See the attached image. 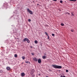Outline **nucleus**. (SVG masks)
<instances>
[{
    "label": "nucleus",
    "mask_w": 77,
    "mask_h": 77,
    "mask_svg": "<svg viewBox=\"0 0 77 77\" xmlns=\"http://www.w3.org/2000/svg\"><path fill=\"white\" fill-rule=\"evenodd\" d=\"M23 41H24V42H25V41H26L28 43H29L30 42V41H29V39H28V38H25L23 39Z\"/></svg>",
    "instance_id": "obj_1"
},
{
    "label": "nucleus",
    "mask_w": 77,
    "mask_h": 77,
    "mask_svg": "<svg viewBox=\"0 0 77 77\" xmlns=\"http://www.w3.org/2000/svg\"><path fill=\"white\" fill-rule=\"evenodd\" d=\"M27 11L28 12H29L30 14H33V13L32 12V11L30 10L29 9H27Z\"/></svg>",
    "instance_id": "obj_2"
},
{
    "label": "nucleus",
    "mask_w": 77,
    "mask_h": 77,
    "mask_svg": "<svg viewBox=\"0 0 77 77\" xmlns=\"http://www.w3.org/2000/svg\"><path fill=\"white\" fill-rule=\"evenodd\" d=\"M52 67L54 68H58V66L56 65H52Z\"/></svg>",
    "instance_id": "obj_3"
},
{
    "label": "nucleus",
    "mask_w": 77,
    "mask_h": 77,
    "mask_svg": "<svg viewBox=\"0 0 77 77\" xmlns=\"http://www.w3.org/2000/svg\"><path fill=\"white\" fill-rule=\"evenodd\" d=\"M37 60L38 61V62L39 63H41V59H39Z\"/></svg>",
    "instance_id": "obj_4"
},
{
    "label": "nucleus",
    "mask_w": 77,
    "mask_h": 77,
    "mask_svg": "<svg viewBox=\"0 0 77 77\" xmlns=\"http://www.w3.org/2000/svg\"><path fill=\"white\" fill-rule=\"evenodd\" d=\"M6 69L8 71H9L11 69V68L9 67H6Z\"/></svg>",
    "instance_id": "obj_5"
},
{
    "label": "nucleus",
    "mask_w": 77,
    "mask_h": 77,
    "mask_svg": "<svg viewBox=\"0 0 77 77\" xmlns=\"http://www.w3.org/2000/svg\"><path fill=\"white\" fill-rule=\"evenodd\" d=\"M22 77H24L25 75V74L24 73H22L21 74Z\"/></svg>",
    "instance_id": "obj_6"
},
{
    "label": "nucleus",
    "mask_w": 77,
    "mask_h": 77,
    "mask_svg": "<svg viewBox=\"0 0 77 77\" xmlns=\"http://www.w3.org/2000/svg\"><path fill=\"white\" fill-rule=\"evenodd\" d=\"M33 60L34 61H35V62H37V61H38V59L36 58H33Z\"/></svg>",
    "instance_id": "obj_7"
},
{
    "label": "nucleus",
    "mask_w": 77,
    "mask_h": 77,
    "mask_svg": "<svg viewBox=\"0 0 77 77\" xmlns=\"http://www.w3.org/2000/svg\"><path fill=\"white\" fill-rule=\"evenodd\" d=\"M58 69L62 68V66H58Z\"/></svg>",
    "instance_id": "obj_8"
},
{
    "label": "nucleus",
    "mask_w": 77,
    "mask_h": 77,
    "mask_svg": "<svg viewBox=\"0 0 77 77\" xmlns=\"http://www.w3.org/2000/svg\"><path fill=\"white\" fill-rule=\"evenodd\" d=\"M34 42H35V44H37L38 43V41H37L36 40H35Z\"/></svg>",
    "instance_id": "obj_9"
},
{
    "label": "nucleus",
    "mask_w": 77,
    "mask_h": 77,
    "mask_svg": "<svg viewBox=\"0 0 77 77\" xmlns=\"http://www.w3.org/2000/svg\"><path fill=\"white\" fill-rule=\"evenodd\" d=\"M70 1H72V2H76V0H69Z\"/></svg>",
    "instance_id": "obj_10"
},
{
    "label": "nucleus",
    "mask_w": 77,
    "mask_h": 77,
    "mask_svg": "<svg viewBox=\"0 0 77 77\" xmlns=\"http://www.w3.org/2000/svg\"><path fill=\"white\" fill-rule=\"evenodd\" d=\"M71 14H72V16L73 17H74V14L73 13H72Z\"/></svg>",
    "instance_id": "obj_11"
},
{
    "label": "nucleus",
    "mask_w": 77,
    "mask_h": 77,
    "mask_svg": "<svg viewBox=\"0 0 77 77\" xmlns=\"http://www.w3.org/2000/svg\"><path fill=\"white\" fill-rule=\"evenodd\" d=\"M42 58L43 59H45V56H43Z\"/></svg>",
    "instance_id": "obj_12"
},
{
    "label": "nucleus",
    "mask_w": 77,
    "mask_h": 77,
    "mask_svg": "<svg viewBox=\"0 0 77 77\" xmlns=\"http://www.w3.org/2000/svg\"><path fill=\"white\" fill-rule=\"evenodd\" d=\"M14 57H17V54H15Z\"/></svg>",
    "instance_id": "obj_13"
},
{
    "label": "nucleus",
    "mask_w": 77,
    "mask_h": 77,
    "mask_svg": "<svg viewBox=\"0 0 77 77\" xmlns=\"http://www.w3.org/2000/svg\"><path fill=\"white\" fill-rule=\"evenodd\" d=\"M45 34H46V35H47L48 36V34L46 32H45Z\"/></svg>",
    "instance_id": "obj_14"
},
{
    "label": "nucleus",
    "mask_w": 77,
    "mask_h": 77,
    "mask_svg": "<svg viewBox=\"0 0 77 77\" xmlns=\"http://www.w3.org/2000/svg\"><path fill=\"white\" fill-rule=\"evenodd\" d=\"M22 59H23V60H24L25 59V57H22Z\"/></svg>",
    "instance_id": "obj_15"
},
{
    "label": "nucleus",
    "mask_w": 77,
    "mask_h": 77,
    "mask_svg": "<svg viewBox=\"0 0 77 77\" xmlns=\"http://www.w3.org/2000/svg\"><path fill=\"white\" fill-rule=\"evenodd\" d=\"M0 72H1V73L3 72V70H0Z\"/></svg>",
    "instance_id": "obj_16"
},
{
    "label": "nucleus",
    "mask_w": 77,
    "mask_h": 77,
    "mask_svg": "<svg viewBox=\"0 0 77 77\" xmlns=\"http://www.w3.org/2000/svg\"><path fill=\"white\" fill-rule=\"evenodd\" d=\"M60 2L61 3H63V1H60Z\"/></svg>",
    "instance_id": "obj_17"
},
{
    "label": "nucleus",
    "mask_w": 77,
    "mask_h": 77,
    "mask_svg": "<svg viewBox=\"0 0 77 77\" xmlns=\"http://www.w3.org/2000/svg\"><path fill=\"white\" fill-rule=\"evenodd\" d=\"M61 26H64V24H63V23H61Z\"/></svg>",
    "instance_id": "obj_18"
},
{
    "label": "nucleus",
    "mask_w": 77,
    "mask_h": 77,
    "mask_svg": "<svg viewBox=\"0 0 77 77\" xmlns=\"http://www.w3.org/2000/svg\"><path fill=\"white\" fill-rule=\"evenodd\" d=\"M28 21L30 22V21H31V20L30 19H28Z\"/></svg>",
    "instance_id": "obj_19"
},
{
    "label": "nucleus",
    "mask_w": 77,
    "mask_h": 77,
    "mask_svg": "<svg viewBox=\"0 0 77 77\" xmlns=\"http://www.w3.org/2000/svg\"><path fill=\"white\" fill-rule=\"evenodd\" d=\"M52 35L53 36H54V34H52Z\"/></svg>",
    "instance_id": "obj_20"
},
{
    "label": "nucleus",
    "mask_w": 77,
    "mask_h": 77,
    "mask_svg": "<svg viewBox=\"0 0 77 77\" xmlns=\"http://www.w3.org/2000/svg\"><path fill=\"white\" fill-rule=\"evenodd\" d=\"M29 63V61H25V63Z\"/></svg>",
    "instance_id": "obj_21"
},
{
    "label": "nucleus",
    "mask_w": 77,
    "mask_h": 77,
    "mask_svg": "<svg viewBox=\"0 0 77 77\" xmlns=\"http://www.w3.org/2000/svg\"><path fill=\"white\" fill-rule=\"evenodd\" d=\"M67 14H68V15H70V14L69 13H67Z\"/></svg>",
    "instance_id": "obj_22"
},
{
    "label": "nucleus",
    "mask_w": 77,
    "mask_h": 77,
    "mask_svg": "<svg viewBox=\"0 0 77 77\" xmlns=\"http://www.w3.org/2000/svg\"><path fill=\"white\" fill-rule=\"evenodd\" d=\"M71 31L72 32H74V31L72 29H71Z\"/></svg>",
    "instance_id": "obj_23"
},
{
    "label": "nucleus",
    "mask_w": 77,
    "mask_h": 77,
    "mask_svg": "<svg viewBox=\"0 0 77 77\" xmlns=\"http://www.w3.org/2000/svg\"><path fill=\"white\" fill-rule=\"evenodd\" d=\"M66 72H68V70H66Z\"/></svg>",
    "instance_id": "obj_24"
},
{
    "label": "nucleus",
    "mask_w": 77,
    "mask_h": 77,
    "mask_svg": "<svg viewBox=\"0 0 77 77\" xmlns=\"http://www.w3.org/2000/svg\"><path fill=\"white\" fill-rule=\"evenodd\" d=\"M53 1H54V2H56L57 0H53Z\"/></svg>",
    "instance_id": "obj_25"
},
{
    "label": "nucleus",
    "mask_w": 77,
    "mask_h": 77,
    "mask_svg": "<svg viewBox=\"0 0 77 77\" xmlns=\"http://www.w3.org/2000/svg\"><path fill=\"white\" fill-rule=\"evenodd\" d=\"M30 48H32V46H30Z\"/></svg>",
    "instance_id": "obj_26"
},
{
    "label": "nucleus",
    "mask_w": 77,
    "mask_h": 77,
    "mask_svg": "<svg viewBox=\"0 0 77 77\" xmlns=\"http://www.w3.org/2000/svg\"><path fill=\"white\" fill-rule=\"evenodd\" d=\"M48 39H49V36H48Z\"/></svg>",
    "instance_id": "obj_27"
},
{
    "label": "nucleus",
    "mask_w": 77,
    "mask_h": 77,
    "mask_svg": "<svg viewBox=\"0 0 77 77\" xmlns=\"http://www.w3.org/2000/svg\"><path fill=\"white\" fill-rule=\"evenodd\" d=\"M61 77H63V76H62V75H61Z\"/></svg>",
    "instance_id": "obj_28"
},
{
    "label": "nucleus",
    "mask_w": 77,
    "mask_h": 77,
    "mask_svg": "<svg viewBox=\"0 0 77 77\" xmlns=\"http://www.w3.org/2000/svg\"><path fill=\"white\" fill-rule=\"evenodd\" d=\"M37 6H38V5H39V4H37Z\"/></svg>",
    "instance_id": "obj_29"
},
{
    "label": "nucleus",
    "mask_w": 77,
    "mask_h": 77,
    "mask_svg": "<svg viewBox=\"0 0 77 77\" xmlns=\"http://www.w3.org/2000/svg\"><path fill=\"white\" fill-rule=\"evenodd\" d=\"M32 55H33V53H32Z\"/></svg>",
    "instance_id": "obj_30"
},
{
    "label": "nucleus",
    "mask_w": 77,
    "mask_h": 77,
    "mask_svg": "<svg viewBox=\"0 0 77 77\" xmlns=\"http://www.w3.org/2000/svg\"><path fill=\"white\" fill-rule=\"evenodd\" d=\"M33 3H34V2H35L34 1H33Z\"/></svg>",
    "instance_id": "obj_31"
},
{
    "label": "nucleus",
    "mask_w": 77,
    "mask_h": 77,
    "mask_svg": "<svg viewBox=\"0 0 77 77\" xmlns=\"http://www.w3.org/2000/svg\"><path fill=\"white\" fill-rule=\"evenodd\" d=\"M46 77H48V76H46Z\"/></svg>",
    "instance_id": "obj_32"
}]
</instances>
